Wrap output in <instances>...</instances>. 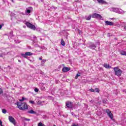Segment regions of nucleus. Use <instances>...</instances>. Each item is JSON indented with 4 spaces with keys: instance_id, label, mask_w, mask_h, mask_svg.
<instances>
[{
    "instance_id": "nucleus-1",
    "label": "nucleus",
    "mask_w": 126,
    "mask_h": 126,
    "mask_svg": "<svg viewBox=\"0 0 126 126\" xmlns=\"http://www.w3.org/2000/svg\"><path fill=\"white\" fill-rule=\"evenodd\" d=\"M17 105L18 108L21 111H24V110H28V105L27 103L17 102Z\"/></svg>"
},
{
    "instance_id": "nucleus-2",
    "label": "nucleus",
    "mask_w": 126,
    "mask_h": 126,
    "mask_svg": "<svg viewBox=\"0 0 126 126\" xmlns=\"http://www.w3.org/2000/svg\"><path fill=\"white\" fill-rule=\"evenodd\" d=\"M114 70L115 71V75L117 76H121L122 75V73H123V71H122L121 69L119 68V67H114Z\"/></svg>"
},
{
    "instance_id": "nucleus-3",
    "label": "nucleus",
    "mask_w": 126,
    "mask_h": 126,
    "mask_svg": "<svg viewBox=\"0 0 126 126\" xmlns=\"http://www.w3.org/2000/svg\"><path fill=\"white\" fill-rule=\"evenodd\" d=\"M111 10L114 11V12H116L117 13H119V14H124L125 11L122 9H119L118 8H112Z\"/></svg>"
},
{
    "instance_id": "nucleus-4",
    "label": "nucleus",
    "mask_w": 126,
    "mask_h": 126,
    "mask_svg": "<svg viewBox=\"0 0 126 126\" xmlns=\"http://www.w3.org/2000/svg\"><path fill=\"white\" fill-rule=\"evenodd\" d=\"M26 25L29 28H30L31 29H32V30H36V27L35 25L29 23L27 22L26 23Z\"/></svg>"
},
{
    "instance_id": "nucleus-5",
    "label": "nucleus",
    "mask_w": 126,
    "mask_h": 126,
    "mask_svg": "<svg viewBox=\"0 0 126 126\" xmlns=\"http://www.w3.org/2000/svg\"><path fill=\"white\" fill-rule=\"evenodd\" d=\"M8 120L10 123L13 124L14 126H16V121H15V119L12 116H9Z\"/></svg>"
},
{
    "instance_id": "nucleus-6",
    "label": "nucleus",
    "mask_w": 126,
    "mask_h": 126,
    "mask_svg": "<svg viewBox=\"0 0 126 126\" xmlns=\"http://www.w3.org/2000/svg\"><path fill=\"white\" fill-rule=\"evenodd\" d=\"M92 17H93V18H97L99 19H102V16L96 13L93 14Z\"/></svg>"
},
{
    "instance_id": "nucleus-7",
    "label": "nucleus",
    "mask_w": 126,
    "mask_h": 126,
    "mask_svg": "<svg viewBox=\"0 0 126 126\" xmlns=\"http://www.w3.org/2000/svg\"><path fill=\"white\" fill-rule=\"evenodd\" d=\"M65 105L68 109H72V108H73V104H72V102L70 101H67Z\"/></svg>"
},
{
    "instance_id": "nucleus-8",
    "label": "nucleus",
    "mask_w": 126,
    "mask_h": 126,
    "mask_svg": "<svg viewBox=\"0 0 126 126\" xmlns=\"http://www.w3.org/2000/svg\"><path fill=\"white\" fill-rule=\"evenodd\" d=\"M21 55L22 57L26 59L27 58V56H32V55H33V53L31 52H26L25 54L22 53Z\"/></svg>"
},
{
    "instance_id": "nucleus-9",
    "label": "nucleus",
    "mask_w": 126,
    "mask_h": 126,
    "mask_svg": "<svg viewBox=\"0 0 126 126\" xmlns=\"http://www.w3.org/2000/svg\"><path fill=\"white\" fill-rule=\"evenodd\" d=\"M106 112L110 119H113V118H114V115H113V114H112L111 110L109 109H106Z\"/></svg>"
},
{
    "instance_id": "nucleus-10",
    "label": "nucleus",
    "mask_w": 126,
    "mask_h": 126,
    "mask_svg": "<svg viewBox=\"0 0 126 126\" xmlns=\"http://www.w3.org/2000/svg\"><path fill=\"white\" fill-rule=\"evenodd\" d=\"M89 48H90V49H91L92 50H95V49H96V45L94 43H91L90 44Z\"/></svg>"
},
{
    "instance_id": "nucleus-11",
    "label": "nucleus",
    "mask_w": 126,
    "mask_h": 126,
    "mask_svg": "<svg viewBox=\"0 0 126 126\" xmlns=\"http://www.w3.org/2000/svg\"><path fill=\"white\" fill-rule=\"evenodd\" d=\"M105 24L106 26H108L109 25L110 26H114V23L110 21H105Z\"/></svg>"
},
{
    "instance_id": "nucleus-12",
    "label": "nucleus",
    "mask_w": 126,
    "mask_h": 126,
    "mask_svg": "<svg viewBox=\"0 0 126 126\" xmlns=\"http://www.w3.org/2000/svg\"><path fill=\"white\" fill-rule=\"evenodd\" d=\"M70 70V68L67 67H64L62 69V71L63 72H67V71H69Z\"/></svg>"
},
{
    "instance_id": "nucleus-13",
    "label": "nucleus",
    "mask_w": 126,
    "mask_h": 126,
    "mask_svg": "<svg viewBox=\"0 0 126 126\" xmlns=\"http://www.w3.org/2000/svg\"><path fill=\"white\" fill-rule=\"evenodd\" d=\"M31 9H32V7H30L28 8V9H26L25 11L26 14H29V13H31Z\"/></svg>"
},
{
    "instance_id": "nucleus-14",
    "label": "nucleus",
    "mask_w": 126,
    "mask_h": 126,
    "mask_svg": "<svg viewBox=\"0 0 126 126\" xmlns=\"http://www.w3.org/2000/svg\"><path fill=\"white\" fill-rule=\"evenodd\" d=\"M28 113L29 114H33V115H36V112H35L34 110H33L32 109H31L29 111H28Z\"/></svg>"
},
{
    "instance_id": "nucleus-15",
    "label": "nucleus",
    "mask_w": 126,
    "mask_h": 126,
    "mask_svg": "<svg viewBox=\"0 0 126 126\" xmlns=\"http://www.w3.org/2000/svg\"><path fill=\"white\" fill-rule=\"evenodd\" d=\"M96 0L97 1H98L99 3H101V4H104V3H106V1L104 0Z\"/></svg>"
},
{
    "instance_id": "nucleus-16",
    "label": "nucleus",
    "mask_w": 126,
    "mask_h": 126,
    "mask_svg": "<svg viewBox=\"0 0 126 126\" xmlns=\"http://www.w3.org/2000/svg\"><path fill=\"white\" fill-rule=\"evenodd\" d=\"M91 17H92L91 15H90L89 16H85V19H86V20H90V19H91Z\"/></svg>"
},
{
    "instance_id": "nucleus-17",
    "label": "nucleus",
    "mask_w": 126,
    "mask_h": 126,
    "mask_svg": "<svg viewBox=\"0 0 126 126\" xmlns=\"http://www.w3.org/2000/svg\"><path fill=\"white\" fill-rule=\"evenodd\" d=\"M103 66H104V67H105V68H111V66H110V65H109V64H104L103 65Z\"/></svg>"
},
{
    "instance_id": "nucleus-18",
    "label": "nucleus",
    "mask_w": 126,
    "mask_h": 126,
    "mask_svg": "<svg viewBox=\"0 0 126 126\" xmlns=\"http://www.w3.org/2000/svg\"><path fill=\"white\" fill-rule=\"evenodd\" d=\"M46 62H47V60H42L41 61V63L42 66H44V64H45V63H46Z\"/></svg>"
},
{
    "instance_id": "nucleus-19",
    "label": "nucleus",
    "mask_w": 126,
    "mask_h": 126,
    "mask_svg": "<svg viewBox=\"0 0 126 126\" xmlns=\"http://www.w3.org/2000/svg\"><path fill=\"white\" fill-rule=\"evenodd\" d=\"M61 45L62 46H65V42H64L63 39H61Z\"/></svg>"
},
{
    "instance_id": "nucleus-20",
    "label": "nucleus",
    "mask_w": 126,
    "mask_h": 126,
    "mask_svg": "<svg viewBox=\"0 0 126 126\" xmlns=\"http://www.w3.org/2000/svg\"><path fill=\"white\" fill-rule=\"evenodd\" d=\"M121 55H122L123 56H126V52L124 51H122L120 52Z\"/></svg>"
},
{
    "instance_id": "nucleus-21",
    "label": "nucleus",
    "mask_w": 126,
    "mask_h": 126,
    "mask_svg": "<svg viewBox=\"0 0 126 126\" xmlns=\"http://www.w3.org/2000/svg\"><path fill=\"white\" fill-rule=\"evenodd\" d=\"M80 74H81V73L78 72L75 77V79H77V78H78V76H80Z\"/></svg>"
},
{
    "instance_id": "nucleus-22",
    "label": "nucleus",
    "mask_w": 126,
    "mask_h": 126,
    "mask_svg": "<svg viewBox=\"0 0 126 126\" xmlns=\"http://www.w3.org/2000/svg\"><path fill=\"white\" fill-rule=\"evenodd\" d=\"M95 92H97V93H99V92H100V90L98 88H96L95 89Z\"/></svg>"
},
{
    "instance_id": "nucleus-23",
    "label": "nucleus",
    "mask_w": 126,
    "mask_h": 126,
    "mask_svg": "<svg viewBox=\"0 0 126 126\" xmlns=\"http://www.w3.org/2000/svg\"><path fill=\"white\" fill-rule=\"evenodd\" d=\"M23 120H24V121H28V122H29L30 121V119H27L25 117L23 118Z\"/></svg>"
},
{
    "instance_id": "nucleus-24",
    "label": "nucleus",
    "mask_w": 126,
    "mask_h": 126,
    "mask_svg": "<svg viewBox=\"0 0 126 126\" xmlns=\"http://www.w3.org/2000/svg\"><path fill=\"white\" fill-rule=\"evenodd\" d=\"M45 126V125L44 124H43V123L42 122H40L38 124V126Z\"/></svg>"
},
{
    "instance_id": "nucleus-25",
    "label": "nucleus",
    "mask_w": 126,
    "mask_h": 126,
    "mask_svg": "<svg viewBox=\"0 0 126 126\" xmlns=\"http://www.w3.org/2000/svg\"><path fill=\"white\" fill-rule=\"evenodd\" d=\"M71 114L73 116V117H75V118H77V115H75V114H74V113L71 112Z\"/></svg>"
},
{
    "instance_id": "nucleus-26",
    "label": "nucleus",
    "mask_w": 126,
    "mask_h": 126,
    "mask_svg": "<svg viewBox=\"0 0 126 126\" xmlns=\"http://www.w3.org/2000/svg\"><path fill=\"white\" fill-rule=\"evenodd\" d=\"M2 112L3 113V114H6V110L5 109H2Z\"/></svg>"
},
{
    "instance_id": "nucleus-27",
    "label": "nucleus",
    "mask_w": 126,
    "mask_h": 126,
    "mask_svg": "<svg viewBox=\"0 0 126 126\" xmlns=\"http://www.w3.org/2000/svg\"><path fill=\"white\" fill-rule=\"evenodd\" d=\"M1 55H2V58H3V56H5V55H7V54L5 52H3V53H1Z\"/></svg>"
},
{
    "instance_id": "nucleus-28",
    "label": "nucleus",
    "mask_w": 126,
    "mask_h": 126,
    "mask_svg": "<svg viewBox=\"0 0 126 126\" xmlns=\"http://www.w3.org/2000/svg\"><path fill=\"white\" fill-rule=\"evenodd\" d=\"M1 55H2V58H3V56H5V55H7V54L5 52H3V53H1Z\"/></svg>"
},
{
    "instance_id": "nucleus-29",
    "label": "nucleus",
    "mask_w": 126,
    "mask_h": 126,
    "mask_svg": "<svg viewBox=\"0 0 126 126\" xmlns=\"http://www.w3.org/2000/svg\"><path fill=\"white\" fill-rule=\"evenodd\" d=\"M3 93V91H2V89L1 88H0V95L2 94Z\"/></svg>"
},
{
    "instance_id": "nucleus-30",
    "label": "nucleus",
    "mask_w": 126,
    "mask_h": 126,
    "mask_svg": "<svg viewBox=\"0 0 126 126\" xmlns=\"http://www.w3.org/2000/svg\"><path fill=\"white\" fill-rule=\"evenodd\" d=\"M25 100V98L22 97L21 99H20V102H23V101H24Z\"/></svg>"
},
{
    "instance_id": "nucleus-31",
    "label": "nucleus",
    "mask_w": 126,
    "mask_h": 126,
    "mask_svg": "<svg viewBox=\"0 0 126 126\" xmlns=\"http://www.w3.org/2000/svg\"><path fill=\"white\" fill-rule=\"evenodd\" d=\"M36 31H37L38 32H41V30L40 29V28L36 29Z\"/></svg>"
},
{
    "instance_id": "nucleus-32",
    "label": "nucleus",
    "mask_w": 126,
    "mask_h": 126,
    "mask_svg": "<svg viewBox=\"0 0 126 126\" xmlns=\"http://www.w3.org/2000/svg\"><path fill=\"white\" fill-rule=\"evenodd\" d=\"M90 91L91 92H94L95 90H94V89H90Z\"/></svg>"
},
{
    "instance_id": "nucleus-33",
    "label": "nucleus",
    "mask_w": 126,
    "mask_h": 126,
    "mask_svg": "<svg viewBox=\"0 0 126 126\" xmlns=\"http://www.w3.org/2000/svg\"><path fill=\"white\" fill-rule=\"evenodd\" d=\"M4 26V24H3L0 25V30L1 29L2 26Z\"/></svg>"
},
{
    "instance_id": "nucleus-34",
    "label": "nucleus",
    "mask_w": 126,
    "mask_h": 126,
    "mask_svg": "<svg viewBox=\"0 0 126 126\" xmlns=\"http://www.w3.org/2000/svg\"><path fill=\"white\" fill-rule=\"evenodd\" d=\"M34 91L35 92H38L39 91V89H38V88H35L34 89Z\"/></svg>"
},
{
    "instance_id": "nucleus-35",
    "label": "nucleus",
    "mask_w": 126,
    "mask_h": 126,
    "mask_svg": "<svg viewBox=\"0 0 126 126\" xmlns=\"http://www.w3.org/2000/svg\"><path fill=\"white\" fill-rule=\"evenodd\" d=\"M51 8H54V9L56 10V9H57V7L53 6L51 7Z\"/></svg>"
},
{
    "instance_id": "nucleus-36",
    "label": "nucleus",
    "mask_w": 126,
    "mask_h": 126,
    "mask_svg": "<svg viewBox=\"0 0 126 126\" xmlns=\"http://www.w3.org/2000/svg\"><path fill=\"white\" fill-rule=\"evenodd\" d=\"M96 45H100V42L99 41H97L95 43Z\"/></svg>"
},
{
    "instance_id": "nucleus-37",
    "label": "nucleus",
    "mask_w": 126,
    "mask_h": 126,
    "mask_svg": "<svg viewBox=\"0 0 126 126\" xmlns=\"http://www.w3.org/2000/svg\"><path fill=\"white\" fill-rule=\"evenodd\" d=\"M102 102H103V103L104 104H106V103H107V102H106V100H102Z\"/></svg>"
},
{
    "instance_id": "nucleus-38",
    "label": "nucleus",
    "mask_w": 126,
    "mask_h": 126,
    "mask_svg": "<svg viewBox=\"0 0 126 126\" xmlns=\"http://www.w3.org/2000/svg\"><path fill=\"white\" fill-rule=\"evenodd\" d=\"M30 103H31V104H34V101L31 100V101H30Z\"/></svg>"
},
{
    "instance_id": "nucleus-39",
    "label": "nucleus",
    "mask_w": 126,
    "mask_h": 126,
    "mask_svg": "<svg viewBox=\"0 0 126 126\" xmlns=\"http://www.w3.org/2000/svg\"><path fill=\"white\" fill-rule=\"evenodd\" d=\"M71 126H79V125H78V124H77V125L73 124L71 125Z\"/></svg>"
},
{
    "instance_id": "nucleus-40",
    "label": "nucleus",
    "mask_w": 126,
    "mask_h": 126,
    "mask_svg": "<svg viewBox=\"0 0 126 126\" xmlns=\"http://www.w3.org/2000/svg\"><path fill=\"white\" fill-rule=\"evenodd\" d=\"M35 47L36 48H38V47H40V46H39V45H38V44H36V45H35Z\"/></svg>"
},
{
    "instance_id": "nucleus-41",
    "label": "nucleus",
    "mask_w": 126,
    "mask_h": 126,
    "mask_svg": "<svg viewBox=\"0 0 126 126\" xmlns=\"http://www.w3.org/2000/svg\"><path fill=\"white\" fill-rule=\"evenodd\" d=\"M33 39H37V37H36L35 36H33Z\"/></svg>"
},
{
    "instance_id": "nucleus-42",
    "label": "nucleus",
    "mask_w": 126,
    "mask_h": 126,
    "mask_svg": "<svg viewBox=\"0 0 126 126\" xmlns=\"http://www.w3.org/2000/svg\"><path fill=\"white\" fill-rule=\"evenodd\" d=\"M0 58H2V56L1 53V54H0Z\"/></svg>"
},
{
    "instance_id": "nucleus-43",
    "label": "nucleus",
    "mask_w": 126,
    "mask_h": 126,
    "mask_svg": "<svg viewBox=\"0 0 126 126\" xmlns=\"http://www.w3.org/2000/svg\"><path fill=\"white\" fill-rule=\"evenodd\" d=\"M39 60H40V61H42V58H39Z\"/></svg>"
},
{
    "instance_id": "nucleus-44",
    "label": "nucleus",
    "mask_w": 126,
    "mask_h": 126,
    "mask_svg": "<svg viewBox=\"0 0 126 126\" xmlns=\"http://www.w3.org/2000/svg\"><path fill=\"white\" fill-rule=\"evenodd\" d=\"M124 29H125V30H126V26H124Z\"/></svg>"
},
{
    "instance_id": "nucleus-45",
    "label": "nucleus",
    "mask_w": 126,
    "mask_h": 126,
    "mask_svg": "<svg viewBox=\"0 0 126 126\" xmlns=\"http://www.w3.org/2000/svg\"><path fill=\"white\" fill-rule=\"evenodd\" d=\"M110 19H112V20H114V19H115V18H110Z\"/></svg>"
},
{
    "instance_id": "nucleus-46",
    "label": "nucleus",
    "mask_w": 126,
    "mask_h": 126,
    "mask_svg": "<svg viewBox=\"0 0 126 126\" xmlns=\"http://www.w3.org/2000/svg\"><path fill=\"white\" fill-rule=\"evenodd\" d=\"M108 37H110V33H108Z\"/></svg>"
},
{
    "instance_id": "nucleus-47",
    "label": "nucleus",
    "mask_w": 126,
    "mask_h": 126,
    "mask_svg": "<svg viewBox=\"0 0 126 126\" xmlns=\"http://www.w3.org/2000/svg\"><path fill=\"white\" fill-rule=\"evenodd\" d=\"M19 63H21V61H20V60H18Z\"/></svg>"
},
{
    "instance_id": "nucleus-48",
    "label": "nucleus",
    "mask_w": 126,
    "mask_h": 126,
    "mask_svg": "<svg viewBox=\"0 0 126 126\" xmlns=\"http://www.w3.org/2000/svg\"><path fill=\"white\" fill-rule=\"evenodd\" d=\"M0 126H3L2 124L0 125Z\"/></svg>"
},
{
    "instance_id": "nucleus-49",
    "label": "nucleus",
    "mask_w": 126,
    "mask_h": 126,
    "mask_svg": "<svg viewBox=\"0 0 126 126\" xmlns=\"http://www.w3.org/2000/svg\"><path fill=\"white\" fill-rule=\"evenodd\" d=\"M8 67H10V66H9V65H8Z\"/></svg>"
},
{
    "instance_id": "nucleus-50",
    "label": "nucleus",
    "mask_w": 126,
    "mask_h": 126,
    "mask_svg": "<svg viewBox=\"0 0 126 126\" xmlns=\"http://www.w3.org/2000/svg\"><path fill=\"white\" fill-rule=\"evenodd\" d=\"M41 0V1H43L44 0Z\"/></svg>"
}]
</instances>
